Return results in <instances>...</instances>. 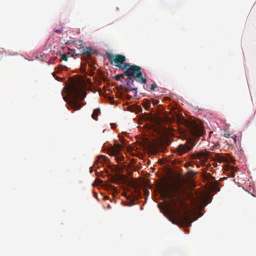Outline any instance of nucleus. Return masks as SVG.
I'll return each instance as SVG.
<instances>
[{
  "mask_svg": "<svg viewBox=\"0 0 256 256\" xmlns=\"http://www.w3.org/2000/svg\"><path fill=\"white\" fill-rule=\"evenodd\" d=\"M158 190L160 194L168 200L170 204L174 210L178 214V218L172 221H176L188 226H190L192 221L190 216V210H188L185 200L186 193L184 190L180 186H177L168 181L160 184Z\"/></svg>",
  "mask_w": 256,
  "mask_h": 256,
  "instance_id": "nucleus-1",
  "label": "nucleus"
},
{
  "mask_svg": "<svg viewBox=\"0 0 256 256\" xmlns=\"http://www.w3.org/2000/svg\"><path fill=\"white\" fill-rule=\"evenodd\" d=\"M68 95L69 98H64L70 108L74 111L80 110L82 105L78 100H83L86 96V92L78 84H72L68 88Z\"/></svg>",
  "mask_w": 256,
  "mask_h": 256,
  "instance_id": "nucleus-2",
  "label": "nucleus"
},
{
  "mask_svg": "<svg viewBox=\"0 0 256 256\" xmlns=\"http://www.w3.org/2000/svg\"><path fill=\"white\" fill-rule=\"evenodd\" d=\"M142 68L136 65H130L128 64V66L124 70V74L128 77L134 78L135 80L140 84H146V79L142 76L141 71Z\"/></svg>",
  "mask_w": 256,
  "mask_h": 256,
  "instance_id": "nucleus-3",
  "label": "nucleus"
},
{
  "mask_svg": "<svg viewBox=\"0 0 256 256\" xmlns=\"http://www.w3.org/2000/svg\"><path fill=\"white\" fill-rule=\"evenodd\" d=\"M106 56L112 65L117 66L120 69L125 70L128 66V64L125 62L126 58L124 56L117 54L114 56L108 53Z\"/></svg>",
  "mask_w": 256,
  "mask_h": 256,
  "instance_id": "nucleus-4",
  "label": "nucleus"
},
{
  "mask_svg": "<svg viewBox=\"0 0 256 256\" xmlns=\"http://www.w3.org/2000/svg\"><path fill=\"white\" fill-rule=\"evenodd\" d=\"M210 152L206 150L200 151L191 155V158L196 160L194 164L199 168L200 166H206Z\"/></svg>",
  "mask_w": 256,
  "mask_h": 256,
  "instance_id": "nucleus-5",
  "label": "nucleus"
},
{
  "mask_svg": "<svg viewBox=\"0 0 256 256\" xmlns=\"http://www.w3.org/2000/svg\"><path fill=\"white\" fill-rule=\"evenodd\" d=\"M122 148V145L118 143L115 144L114 146L108 148V154L115 156L116 162H119L124 159V157L120 154V151Z\"/></svg>",
  "mask_w": 256,
  "mask_h": 256,
  "instance_id": "nucleus-6",
  "label": "nucleus"
},
{
  "mask_svg": "<svg viewBox=\"0 0 256 256\" xmlns=\"http://www.w3.org/2000/svg\"><path fill=\"white\" fill-rule=\"evenodd\" d=\"M78 48L81 52L84 58H89L92 54H96V52L90 46L84 47L82 44V40H78L77 43Z\"/></svg>",
  "mask_w": 256,
  "mask_h": 256,
  "instance_id": "nucleus-7",
  "label": "nucleus"
},
{
  "mask_svg": "<svg viewBox=\"0 0 256 256\" xmlns=\"http://www.w3.org/2000/svg\"><path fill=\"white\" fill-rule=\"evenodd\" d=\"M188 128L190 132L194 136L200 137L202 135V128L200 126L195 122H190L188 124Z\"/></svg>",
  "mask_w": 256,
  "mask_h": 256,
  "instance_id": "nucleus-8",
  "label": "nucleus"
},
{
  "mask_svg": "<svg viewBox=\"0 0 256 256\" xmlns=\"http://www.w3.org/2000/svg\"><path fill=\"white\" fill-rule=\"evenodd\" d=\"M194 144L192 142H188L185 144H180L177 148V151L180 156L190 151L194 146Z\"/></svg>",
  "mask_w": 256,
  "mask_h": 256,
  "instance_id": "nucleus-9",
  "label": "nucleus"
},
{
  "mask_svg": "<svg viewBox=\"0 0 256 256\" xmlns=\"http://www.w3.org/2000/svg\"><path fill=\"white\" fill-rule=\"evenodd\" d=\"M134 78L128 77L126 80V84L128 88H126V90L128 92L134 91V93L136 94L137 93V88L134 87Z\"/></svg>",
  "mask_w": 256,
  "mask_h": 256,
  "instance_id": "nucleus-10",
  "label": "nucleus"
},
{
  "mask_svg": "<svg viewBox=\"0 0 256 256\" xmlns=\"http://www.w3.org/2000/svg\"><path fill=\"white\" fill-rule=\"evenodd\" d=\"M150 106L151 102L150 100L146 99L142 102V106L146 110H148Z\"/></svg>",
  "mask_w": 256,
  "mask_h": 256,
  "instance_id": "nucleus-11",
  "label": "nucleus"
},
{
  "mask_svg": "<svg viewBox=\"0 0 256 256\" xmlns=\"http://www.w3.org/2000/svg\"><path fill=\"white\" fill-rule=\"evenodd\" d=\"M214 158L215 160L219 162H222L225 160L224 158L219 154H216Z\"/></svg>",
  "mask_w": 256,
  "mask_h": 256,
  "instance_id": "nucleus-12",
  "label": "nucleus"
},
{
  "mask_svg": "<svg viewBox=\"0 0 256 256\" xmlns=\"http://www.w3.org/2000/svg\"><path fill=\"white\" fill-rule=\"evenodd\" d=\"M100 113V110L99 108H96V109H95L94 112H93V113L92 115V118L95 120H98V116L99 114Z\"/></svg>",
  "mask_w": 256,
  "mask_h": 256,
  "instance_id": "nucleus-13",
  "label": "nucleus"
},
{
  "mask_svg": "<svg viewBox=\"0 0 256 256\" xmlns=\"http://www.w3.org/2000/svg\"><path fill=\"white\" fill-rule=\"evenodd\" d=\"M124 76H126L125 74H124V72H123L122 74H116V76H115V80H116V81H119L120 80V79L123 78Z\"/></svg>",
  "mask_w": 256,
  "mask_h": 256,
  "instance_id": "nucleus-14",
  "label": "nucleus"
},
{
  "mask_svg": "<svg viewBox=\"0 0 256 256\" xmlns=\"http://www.w3.org/2000/svg\"><path fill=\"white\" fill-rule=\"evenodd\" d=\"M68 54H70L72 56L74 57V58H76V57H78V54H76L75 52H74L73 50H71L70 52L68 53Z\"/></svg>",
  "mask_w": 256,
  "mask_h": 256,
  "instance_id": "nucleus-15",
  "label": "nucleus"
},
{
  "mask_svg": "<svg viewBox=\"0 0 256 256\" xmlns=\"http://www.w3.org/2000/svg\"><path fill=\"white\" fill-rule=\"evenodd\" d=\"M68 59V56L66 54H62L61 58H60L61 60H65V61H67Z\"/></svg>",
  "mask_w": 256,
  "mask_h": 256,
  "instance_id": "nucleus-16",
  "label": "nucleus"
},
{
  "mask_svg": "<svg viewBox=\"0 0 256 256\" xmlns=\"http://www.w3.org/2000/svg\"><path fill=\"white\" fill-rule=\"evenodd\" d=\"M106 156H103V155H100L98 156V160H105V159H106Z\"/></svg>",
  "mask_w": 256,
  "mask_h": 256,
  "instance_id": "nucleus-17",
  "label": "nucleus"
},
{
  "mask_svg": "<svg viewBox=\"0 0 256 256\" xmlns=\"http://www.w3.org/2000/svg\"><path fill=\"white\" fill-rule=\"evenodd\" d=\"M108 100H109L110 102L112 104H114V98L110 97L109 98H108Z\"/></svg>",
  "mask_w": 256,
  "mask_h": 256,
  "instance_id": "nucleus-18",
  "label": "nucleus"
},
{
  "mask_svg": "<svg viewBox=\"0 0 256 256\" xmlns=\"http://www.w3.org/2000/svg\"><path fill=\"white\" fill-rule=\"evenodd\" d=\"M157 88L156 84L155 83H154L151 85L150 89H151V90H155V88Z\"/></svg>",
  "mask_w": 256,
  "mask_h": 256,
  "instance_id": "nucleus-19",
  "label": "nucleus"
},
{
  "mask_svg": "<svg viewBox=\"0 0 256 256\" xmlns=\"http://www.w3.org/2000/svg\"><path fill=\"white\" fill-rule=\"evenodd\" d=\"M54 32L58 34H61L62 32V28L58 30H54Z\"/></svg>",
  "mask_w": 256,
  "mask_h": 256,
  "instance_id": "nucleus-20",
  "label": "nucleus"
},
{
  "mask_svg": "<svg viewBox=\"0 0 256 256\" xmlns=\"http://www.w3.org/2000/svg\"><path fill=\"white\" fill-rule=\"evenodd\" d=\"M134 204V202H128L126 205L127 206H133Z\"/></svg>",
  "mask_w": 256,
  "mask_h": 256,
  "instance_id": "nucleus-21",
  "label": "nucleus"
},
{
  "mask_svg": "<svg viewBox=\"0 0 256 256\" xmlns=\"http://www.w3.org/2000/svg\"><path fill=\"white\" fill-rule=\"evenodd\" d=\"M144 192H145L146 194H149L148 190H144Z\"/></svg>",
  "mask_w": 256,
  "mask_h": 256,
  "instance_id": "nucleus-22",
  "label": "nucleus"
},
{
  "mask_svg": "<svg viewBox=\"0 0 256 256\" xmlns=\"http://www.w3.org/2000/svg\"><path fill=\"white\" fill-rule=\"evenodd\" d=\"M224 136H225L226 137V138H228V137H230V135L229 134H226L224 135Z\"/></svg>",
  "mask_w": 256,
  "mask_h": 256,
  "instance_id": "nucleus-23",
  "label": "nucleus"
}]
</instances>
